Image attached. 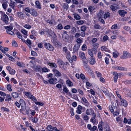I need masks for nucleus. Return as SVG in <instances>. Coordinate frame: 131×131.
I'll return each instance as SVG.
<instances>
[{"mask_svg":"<svg viewBox=\"0 0 131 131\" xmlns=\"http://www.w3.org/2000/svg\"><path fill=\"white\" fill-rule=\"evenodd\" d=\"M0 12L1 14V19L6 24H8L9 19L8 16L4 12L0 11Z\"/></svg>","mask_w":131,"mask_h":131,"instance_id":"1","label":"nucleus"},{"mask_svg":"<svg viewBox=\"0 0 131 131\" xmlns=\"http://www.w3.org/2000/svg\"><path fill=\"white\" fill-rule=\"evenodd\" d=\"M130 58H131V54L126 51H123V54L120 57L121 59H123Z\"/></svg>","mask_w":131,"mask_h":131,"instance_id":"2","label":"nucleus"},{"mask_svg":"<svg viewBox=\"0 0 131 131\" xmlns=\"http://www.w3.org/2000/svg\"><path fill=\"white\" fill-rule=\"evenodd\" d=\"M102 90L105 95L108 97L109 100L111 101V96L107 90L105 88L102 87Z\"/></svg>","mask_w":131,"mask_h":131,"instance_id":"3","label":"nucleus"},{"mask_svg":"<svg viewBox=\"0 0 131 131\" xmlns=\"http://www.w3.org/2000/svg\"><path fill=\"white\" fill-rule=\"evenodd\" d=\"M45 48L50 51H53L54 48L53 46L49 43H45Z\"/></svg>","mask_w":131,"mask_h":131,"instance_id":"4","label":"nucleus"},{"mask_svg":"<svg viewBox=\"0 0 131 131\" xmlns=\"http://www.w3.org/2000/svg\"><path fill=\"white\" fill-rule=\"evenodd\" d=\"M63 34L62 35L63 39L65 41H66L69 39V36L67 34V32L65 30L63 31Z\"/></svg>","mask_w":131,"mask_h":131,"instance_id":"5","label":"nucleus"},{"mask_svg":"<svg viewBox=\"0 0 131 131\" xmlns=\"http://www.w3.org/2000/svg\"><path fill=\"white\" fill-rule=\"evenodd\" d=\"M19 102L22 109L25 110L26 108V104L25 101L23 99H20Z\"/></svg>","mask_w":131,"mask_h":131,"instance_id":"6","label":"nucleus"},{"mask_svg":"<svg viewBox=\"0 0 131 131\" xmlns=\"http://www.w3.org/2000/svg\"><path fill=\"white\" fill-rule=\"evenodd\" d=\"M113 74L114 75V81L115 82H116L117 81L118 76L120 75V74L119 73H118L116 72H114L113 73Z\"/></svg>","mask_w":131,"mask_h":131,"instance_id":"7","label":"nucleus"},{"mask_svg":"<svg viewBox=\"0 0 131 131\" xmlns=\"http://www.w3.org/2000/svg\"><path fill=\"white\" fill-rule=\"evenodd\" d=\"M79 55L80 57L82 59L83 61L85 60H87L84 52H80L79 53Z\"/></svg>","mask_w":131,"mask_h":131,"instance_id":"8","label":"nucleus"},{"mask_svg":"<svg viewBox=\"0 0 131 131\" xmlns=\"http://www.w3.org/2000/svg\"><path fill=\"white\" fill-rule=\"evenodd\" d=\"M47 63L52 68L55 69L57 67V65L55 63L48 62Z\"/></svg>","mask_w":131,"mask_h":131,"instance_id":"9","label":"nucleus"},{"mask_svg":"<svg viewBox=\"0 0 131 131\" xmlns=\"http://www.w3.org/2000/svg\"><path fill=\"white\" fill-rule=\"evenodd\" d=\"M30 13L32 16L36 17L37 16V13L36 11L34 9H30Z\"/></svg>","mask_w":131,"mask_h":131,"instance_id":"10","label":"nucleus"},{"mask_svg":"<svg viewBox=\"0 0 131 131\" xmlns=\"http://www.w3.org/2000/svg\"><path fill=\"white\" fill-rule=\"evenodd\" d=\"M116 70L122 71H126L127 68L125 67H122L120 66H117L115 68Z\"/></svg>","mask_w":131,"mask_h":131,"instance_id":"11","label":"nucleus"},{"mask_svg":"<svg viewBox=\"0 0 131 131\" xmlns=\"http://www.w3.org/2000/svg\"><path fill=\"white\" fill-rule=\"evenodd\" d=\"M52 71L56 76L60 77L61 75V74L60 72L56 69H53L52 70Z\"/></svg>","mask_w":131,"mask_h":131,"instance_id":"12","label":"nucleus"},{"mask_svg":"<svg viewBox=\"0 0 131 131\" xmlns=\"http://www.w3.org/2000/svg\"><path fill=\"white\" fill-rule=\"evenodd\" d=\"M80 46V45L77 44L74 45L73 49V52L75 53L79 50Z\"/></svg>","mask_w":131,"mask_h":131,"instance_id":"13","label":"nucleus"},{"mask_svg":"<svg viewBox=\"0 0 131 131\" xmlns=\"http://www.w3.org/2000/svg\"><path fill=\"white\" fill-rule=\"evenodd\" d=\"M119 15L122 17H124L127 14V12L124 10H120L118 11Z\"/></svg>","mask_w":131,"mask_h":131,"instance_id":"14","label":"nucleus"},{"mask_svg":"<svg viewBox=\"0 0 131 131\" xmlns=\"http://www.w3.org/2000/svg\"><path fill=\"white\" fill-rule=\"evenodd\" d=\"M89 63L92 65H93L96 62L94 58L93 57H90L89 58Z\"/></svg>","mask_w":131,"mask_h":131,"instance_id":"15","label":"nucleus"},{"mask_svg":"<svg viewBox=\"0 0 131 131\" xmlns=\"http://www.w3.org/2000/svg\"><path fill=\"white\" fill-rule=\"evenodd\" d=\"M17 15L20 19H24V18L25 14L22 12H18L17 13Z\"/></svg>","mask_w":131,"mask_h":131,"instance_id":"16","label":"nucleus"},{"mask_svg":"<svg viewBox=\"0 0 131 131\" xmlns=\"http://www.w3.org/2000/svg\"><path fill=\"white\" fill-rule=\"evenodd\" d=\"M94 112V111L92 109H87L86 111V114L88 115H91Z\"/></svg>","mask_w":131,"mask_h":131,"instance_id":"17","label":"nucleus"},{"mask_svg":"<svg viewBox=\"0 0 131 131\" xmlns=\"http://www.w3.org/2000/svg\"><path fill=\"white\" fill-rule=\"evenodd\" d=\"M121 104L125 107H126L127 105V103L126 101L125 100L121 99Z\"/></svg>","mask_w":131,"mask_h":131,"instance_id":"18","label":"nucleus"},{"mask_svg":"<svg viewBox=\"0 0 131 131\" xmlns=\"http://www.w3.org/2000/svg\"><path fill=\"white\" fill-rule=\"evenodd\" d=\"M83 65L84 67L86 68V70L89 69V66L87 64L88 61L87 60H85L83 61Z\"/></svg>","mask_w":131,"mask_h":131,"instance_id":"19","label":"nucleus"},{"mask_svg":"<svg viewBox=\"0 0 131 131\" xmlns=\"http://www.w3.org/2000/svg\"><path fill=\"white\" fill-rule=\"evenodd\" d=\"M102 14H103V18L104 19H106L107 18H109L110 17V14L108 12H107L106 13L103 12L102 13Z\"/></svg>","mask_w":131,"mask_h":131,"instance_id":"20","label":"nucleus"},{"mask_svg":"<svg viewBox=\"0 0 131 131\" xmlns=\"http://www.w3.org/2000/svg\"><path fill=\"white\" fill-rule=\"evenodd\" d=\"M36 6L39 9H41V3L38 1L35 2Z\"/></svg>","mask_w":131,"mask_h":131,"instance_id":"21","label":"nucleus"},{"mask_svg":"<svg viewBox=\"0 0 131 131\" xmlns=\"http://www.w3.org/2000/svg\"><path fill=\"white\" fill-rule=\"evenodd\" d=\"M34 70L37 72H40L42 70L41 67L40 66H35L34 68Z\"/></svg>","mask_w":131,"mask_h":131,"instance_id":"22","label":"nucleus"},{"mask_svg":"<svg viewBox=\"0 0 131 131\" xmlns=\"http://www.w3.org/2000/svg\"><path fill=\"white\" fill-rule=\"evenodd\" d=\"M63 51L65 52V53L67 54L66 56V58H67L68 56H69L70 52L68 50L67 48L66 47H64L63 48Z\"/></svg>","mask_w":131,"mask_h":131,"instance_id":"23","label":"nucleus"},{"mask_svg":"<svg viewBox=\"0 0 131 131\" xmlns=\"http://www.w3.org/2000/svg\"><path fill=\"white\" fill-rule=\"evenodd\" d=\"M30 119H31L32 121L34 123H37L38 120V119L37 117H35L34 118H33L32 117H30Z\"/></svg>","mask_w":131,"mask_h":131,"instance_id":"24","label":"nucleus"},{"mask_svg":"<svg viewBox=\"0 0 131 131\" xmlns=\"http://www.w3.org/2000/svg\"><path fill=\"white\" fill-rule=\"evenodd\" d=\"M21 32L25 36H24L25 38H26L27 37V32L26 30L25 29H22L21 30Z\"/></svg>","mask_w":131,"mask_h":131,"instance_id":"25","label":"nucleus"},{"mask_svg":"<svg viewBox=\"0 0 131 131\" xmlns=\"http://www.w3.org/2000/svg\"><path fill=\"white\" fill-rule=\"evenodd\" d=\"M5 29H6V32L7 33V31L8 30L9 31H11L13 29V27L11 26H7L5 27Z\"/></svg>","mask_w":131,"mask_h":131,"instance_id":"26","label":"nucleus"},{"mask_svg":"<svg viewBox=\"0 0 131 131\" xmlns=\"http://www.w3.org/2000/svg\"><path fill=\"white\" fill-rule=\"evenodd\" d=\"M28 98L32 100L35 102V101H37V100L36 99V98L32 95H29Z\"/></svg>","mask_w":131,"mask_h":131,"instance_id":"27","label":"nucleus"},{"mask_svg":"<svg viewBox=\"0 0 131 131\" xmlns=\"http://www.w3.org/2000/svg\"><path fill=\"white\" fill-rule=\"evenodd\" d=\"M12 99V97L10 95L8 94H7L6 97L5 99L6 101H11Z\"/></svg>","mask_w":131,"mask_h":131,"instance_id":"28","label":"nucleus"},{"mask_svg":"<svg viewBox=\"0 0 131 131\" xmlns=\"http://www.w3.org/2000/svg\"><path fill=\"white\" fill-rule=\"evenodd\" d=\"M12 96L15 98H17L18 96V93L16 92H14L12 93Z\"/></svg>","mask_w":131,"mask_h":131,"instance_id":"29","label":"nucleus"},{"mask_svg":"<svg viewBox=\"0 0 131 131\" xmlns=\"http://www.w3.org/2000/svg\"><path fill=\"white\" fill-rule=\"evenodd\" d=\"M15 34L17 35V37L21 39L22 38V35L18 31L16 32Z\"/></svg>","mask_w":131,"mask_h":131,"instance_id":"30","label":"nucleus"},{"mask_svg":"<svg viewBox=\"0 0 131 131\" xmlns=\"http://www.w3.org/2000/svg\"><path fill=\"white\" fill-rule=\"evenodd\" d=\"M66 83L69 86H73V83L69 80H68L66 81Z\"/></svg>","mask_w":131,"mask_h":131,"instance_id":"31","label":"nucleus"},{"mask_svg":"<svg viewBox=\"0 0 131 131\" xmlns=\"http://www.w3.org/2000/svg\"><path fill=\"white\" fill-rule=\"evenodd\" d=\"M73 15L74 18L76 20H79L80 19L81 17L78 14L75 13L73 14Z\"/></svg>","mask_w":131,"mask_h":131,"instance_id":"32","label":"nucleus"},{"mask_svg":"<svg viewBox=\"0 0 131 131\" xmlns=\"http://www.w3.org/2000/svg\"><path fill=\"white\" fill-rule=\"evenodd\" d=\"M88 52L91 57H93V52L92 49H89L88 50Z\"/></svg>","mask_w":131,"mask_h":131,"instance_id":"33","label":"nucleus"},{"mask_svg":"<svg viewBox=\"0 0 131 131\" xmlns=\"http://www.w3.org/2000/svg\"><path fill=\"white\" fill-rule=\"evenodd\" d=\"M48 81L51 84H55V81H54V79L53 78H51Z\"/></svg>","mask_w":131,"mask_h":131,"instance_id":"34","label":"nucleus"},{"mask_svg":"<svg viewBox=\"0 0 131 131\" xmlns=\"http://www.w3.org/2000/svg\"><path fill=\"white\" fill-rule=\"evenodd\" d=\"M89 11L91 13L95 9V7L92 6H90L88 8Z\"/></svg>","mask_w":131,"mask_h":131,"instance_id":"35","label":"nucleus"},{"mask_svg":"<svg viewBox=\"0 0 131 131\" xmlns=\"http://www.w3.org/2000/svg\"><path fill=\"white\" fill-rule=\"evenodd\" d=\"M53 128L52 126L50 125H49L47 127V129L49 131H51L53 130Z\"/></svg>","mask_w":131,"mask_h":131,"instance_id":"36","label":"nucleus"},{"mask_svg":"<svg viewBox=\"0 0 131 131\" xmlns=\"http://www.w3.org/2000/svg\"><path fill=\"white\" fill-rule=\"evenodd\" d=\"M12 86L10 84H8L7 86V90L9 91H11L12 90L11 89Z\"/></svg>","mask_w":131,"mask_h":131,"instance_id":"37","label":"nucleus"},{"mask_svg":"<svg viewBox=\"0 0 131 131\" xmlns=\"http://www.w3.org/2000/svg\"><path fill=\"white\" fill-rule=\"evenodd\" d=\"M86 29V28L85 26H82L81 27V30L82 31H85Z\"/></svg>","mask_w":131,"mask_h":131,"instance_id":"38","label":"nucleus"},{"mask_svg":"<svg viewBox=\"0 0 131 131\" xmlns=\"http://www.w3.org/2000/svg\"><path fill=\"white\" fill-rule=\"evenodd\" d=\"M118 26L117 24H115L113 25L111 27V29H117Z\"/></svg>","mask_w":131,"mask_h":131,"instance_id":"39","label":"nucleus"},{"mask_svg":"<svg viewBox=\"0 0 131 131\" xmlns=\"http://www.w3.org/2000/svg\"><path fill=\"white\" fill-rule=\"evenodd\" d=\"M63 7L64 9L67 10L68 8L69 5L67 3H64L63 5Z\"/></svg>","mask_w":131,"mask_h":131,"instance_id":"40","label":"nucleus"},{"mask_svg":"<svg viewBox=\"0 0 131 131\" xmlns=\"http://www.w3.org/2000/svg\"><path fill=\"white\" fill-rule=\"evenodd\" d=\"M11 3H10L9 4L10 6L12 7L14 9V7L15 6V2H11Z\"/></svg>","mask_w":131,"mask_h":131,"instance_id":"41","label":"nucleus"},{"mask_svg":"<svg viewBox=\"0 0 131 131\" xmlns=\"http://www.w3.org/2000/svg\"><path fill=\"white\" fill-rule=\"evenodd\" d=\"M76 42L77 43V44H80L82 43V41L81 39L80 38H78L76 40Z\"/></svg>","mask_w":131,"mask_h":131,"instance_id":"42","label":"nucleus"},{"mask_svg":"<svg viewBox=\"0 0 131 131\" xmlns=\"http://www.w3.org/2000/svg\"><path fill=\"white\" fill-rule=\"evenodd\" d=\"M84 21L82 20H80L77 21V24L79 25H81L84 23Z\"/></svg>","mask_w":131,"mask_h":131,"instance_id":"43","label":"nucleus"},{"mask_svg":"<svg viewBox=\"0 0 131 131\" xmlns=\"http://www.w3.org/2000/svg\"><path fill=\"white\" fill-rule=\"evenodd\" d=\"M54 45L56 46H58V45H59V46H61V44L60 42H58L57 41H56L54 43Z\"/></svg>","mask_w":131,"mask_h":131,"instance_id":"44","label":"nucleus"},{"mask_svg":"<svg viewBox=\"0 0 131 131\" xmlns=\"http://www.w3.org/2000/svg\"><path fill=\"white\" fill-rule=\"evenodd\" d=\"M94 27L95 29H99L100 28V26L98 24L95 25L94 26Z\"/></svg>","mask_w":131,"mask_h":131,"instance_id":"45","label":"nucleus"},{"mask_svg":"<svg viewBox=\"0 0 131 131\" xmlns=\"http://www.w3.org/2000/svg\"><path fill=\"white\" fill-rule=\"evenodd\" d=\"M9 73L11 74H14L15 72V71L14 70L12 69L9 71Z\"/></svg>","mask_w":131,"mask_h":131,"instance_id":"46","label":"nucleus"},{"mask_svg":"<svg viewBox=\"0 0 131 131\" xmlns=\"http://www.w3.org/2000/svg\"><path fill=\"white\" fill-rule=\"evenodd\" d=\"M71 31L73 33L75 32L76 31V28L74 27H73L71 28Z\"/></svg>","mask_w":131,"mask_h":131,"instance_id":"47","label":"nucleus"},{"mask_svg":"<svg viewBox=\"0 0 131 131\" xmlns=\"http://www.w3.org/2000/svg\"><path fill=\"white\" fill-rule=\"evenodd\" d=\"M58 28L60 30H61L63 28V26L61 24H59L57 26Z\"/></svg>","mask_w":131,"mask_h":131,"instance_id":"48","label":"nucleus"},{"mask_svg":"<svg viewBox=\"0 0 131 131\" xmlns=\"http://www.w3.org/2000/svg\"><path fill=\"white\" fill-rule=\"evenodd\" d=\"M36 105H38L40 106L43 105V103L42 102H38L35 101V102Z\"/></svg>","mask_w":131,"mask_h":131,"instance_id":"49","label":"nucleus"},{"mask_svg":"<svg viewBox=\"0 0 131 131\" xmlns=\"http://www.w3.org/2000/svg\"><path fill=\"white\" fill-rule=\"evenodd\" d=\"M2 7L4 9L6 8L7 7V4L6 3H4L2 4Z\"/></svg>","mask_w":131,"mask_h":131,"instance_id":"50","label":"nucleus"},{"mask_svg":"<svg viewBox=\"0 0 131 131\" xmlns=\"http://www.w3.org/2000/svg\"><path fill=\"white\" fill-rule=\"evenodd\" d=\"M7 33L9 34H10L14 36L15 35V34L12 31H9L8 30H7Z\"/></svg>","mask_w":131,"mask_h":131,"instance_id":"51","label":"nucleus"},{"mask_svg":"<svg viewBox=\"0 0 131 131\" xmlns=\"http://www.w3.org/2000/svg\"><path fill=\"white\" fill-rule=\"evenodd\" d=\"M105 129L106 131H110V129L109 126L107 125H106Z\"/></svg>","mask_w":131,"mask_h":131,"instance_id":"52","label":"nucleus"},{"mask_svg":"<svg viewBox=\"0 0 131 131\" xmlns=\"http://www.w3.org/2000/svg\"><path fill=\"white\" fill-rule=\"evenodd\" d=\"M87 49V47L85 44L83 45L82 47V49L83 51L86 50Z\"/></svg>","mask_w":131,"mask_h":131,"instance_id":"53","label":"nucleus"},{"mask_svg":"<svg viewBox=\"0 0 131 131\" xmlns=\"http://www.w3.org/2000/svg\"><path fill=\"white\" fill-rule=\"evenodd\" d=\"M110 8L112 10L115 11L116 9V6L114 5H111V6Z\"/></svg>","mask_w":131,"mask_h":131,"instance_id":"54","label":"nucleus"},{"mask_svg":"<svg viewBox=\"0 0 131 131\" xmlns=\"http://www.w3.org/2000/svg\"><path fill=\"white\" fill-rule=\"evenodd\" d=\"M123 28L124 29L127 31H129L130 30V28L129 27L124 26L123 27Z\"/></svg>","mask_w":131,"mask_h":131,"instance_id":"55","label":"nucleus"},{"mask_svg":"<svg viewBox=\"0 0 131 131\" xmlns=\"http://www.w3.org/2000/svg\"><path fill=\"white\" fill-rule=\"evenodd\" d=\"M93 47L94 48H98L99 46V45L98 43H93Z\"/></svg>","mask_w":131,"mask_h":131,"instance_id":"56","label":"nucleus"},{"mask_svg":"<svg viewBox=\"0 0 131 131\" xmlns=\"http://www.w3.org/2000/svg\"><path fill=\"white\" fill-rule=\"evenodd\" d=\"M57 62L59 66L62 64L64 63L62 60L60 59H58V60Z\"/></svg>","mask_w":131,"mask_h":131,"instance_id":"57","label":"nucleus"},{"mask_svg":"<svg viewBox=\"0 0 131 131\" xmlns=\"http://www.w3.org/2000/svg\"><path fill=\"white\" fill-rule=\"evenodd\" d=\"M118 37L119 38V39L121 40L122 41H124V42L126 40L125 38L121 36H119Z\"/></svg>","mask_w":131,"mask_h":131,"instance_id":"58","label":"nucleus"},{"mask_svg":"<svg viewBox=\"0 0 131 131\" xmlns=\"http://www.w3.org/2000/svg\"><path fill=\"white\" fill-rule=\"evenodd\" d=\"M102 12L101 11H100L97 14V16L98 17H99V19H100V18H101L102 17L101 15Z\"/></svg>","mask_w":131,"mask_h":131,"instance_id":"59","label":"nucleus"},{"mask_svg":"<svg viewBox=\"0 0 131 131\" xmlns=\"http://www.w3.org/2000/svg\"><path fill=\"white\" fill-rule=\"evenodd\" d=\"M97 39L96 38H93L91 40V41L93 43H95V42L97 41Z\"/></svg>","mask_w":131,"mask_h":131,"instance_id":"60","label":"nucleus"},{"mask_svg":"<svg viewBox=\"0 0 131 131\" xmlns=\"http://www.w3.org/2000/svg\"><path fill=\"white\" fill-rule=\"evenodd\" d=\"M108 38V37L107 35L104 36L103 38V39L104 41H105L107 40Z\"/></svg>","mask_w":131,"mask_h":131,"instance_id":"61","label":"nucleus"},{"mask_svg":"<svg viewBox=\"0 0 131 131\" xmlns=\"http://www.w3.org/2000/svg\"><path fill=\"white\" fill-rule=\"evenodd\" d=\"M105 62L107 64H108L109 63V59L107 57H105Z\"/></svg>","mask_w":131,"mask_h":131,"instance_id":"62","label":"nucleus"},{"mask_svg":"<svg viewBox=\"0 0 131 131\" xmlns=\"http://www.w3.org/2000/svg\"><path fill=\"white\" fill-rule=\"evenodd\" d=\"M63 91L65 92L66 93H68V89L66 87L64 86V87L63 89Z\"/></svg>","mask_w":131,"mask_h":131,"instance_id":"63","label":"nucleus"},{"mask_svg":"<svg viewBox=\"0 0 131 131\" xmlns=\"http://www.w3.org/2000/svg\"><path fill=\"white\" fill-rule=\"evenodd\" d=\"M70 26L69 25H68L64 26V28L65 29H70Z\"/></svg>","mask_w":131,"mask_h":131,"instance_id":"64","label":"nucleus"}]
</instances>
